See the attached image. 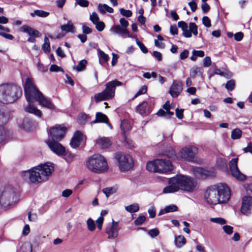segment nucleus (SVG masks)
Here are the masks:
<instances>
[{"mask_svg":"<svg viewBox=\"0 0 252 252\" xmlns=\"http://www.w3.org/2000/svg\"><path fill=\"white\" fill-rule=\"evenodd\" d=\"M197 187V182L191 177L178 175L170 178L168 185L163 189L164 193H171L182 190L186 192H192Z\"/></svg>","mask_w":252,"mask_h":252,"instance_id":"obj_1","label":"nucleus"},{"mask_svg":"<svg viewBox=\"0 0 252 252\" xmlns=\"http://www.w3.org/2000/svg\"><path fill=\"white\" fill-rule=\"evenodd\" d=\"M54 170L53 164L47 162L23 171L21 175L25 180H29L32 184H38L48 180Z\"/></svg>","mask_w":252,"mask_h":252,"instance_id":"obj_2","label":"nucleus"},{"mask_svg":"<svg viewBox=\"0 0 252 252\" xmlns=\"http://www.w3.org/2000/svg\"><path fill=\"white\" fill-rule=\"evenodd\" d=\"M230 193L228 187L225 185L208 188L204 193V198L208 204L216 205L227 202L230 198Z\"/></svg>","mask_w":252,"mask_h":252,"instance_id":"obj_3","label":"nucleus"},{"mask_svg":"<svg viewBox=\"0 0 252 252\" xmlns=\"http://www.w3.org/2000/svg\"><path fill=\"white\" fill-rule=\"evenodd\" d=\"M22 94L21 89L16 85L8 84L0 85V102L2 103H13Z\"/></svg>","mask_w":252,"mask_h":252,"instance_id":"obj_4","label":"nucleus"},{"mask_svg":"<svg viewBox=\"0 0 252 252\" xmlns=\"http://www.w3.org/2000/svg\"><path fill=\"white\" fill-rule=\"evenodd\" d=\"M88 168L92 172L101 173L108 170V164L106 159L101 155H94L87 161Z\"/></svg>","mask_w":252,"mask_h":252,"instance_id":"obj_5","label":"nucleus"},{"mask_svg":"<svg viewBox=\"0 0 252 252\" xmlns=\"http://www.w3.org/2000/svg\"><path fill=\"white\" fill-rule=\"evenodd\" d=\"M122 85V83L117 80L106 83L105 89L101 93L96 94L94 98L96 103L113 98L115 96L116 87Z\"/></svg>","mask_w":252,"mask_h":252,"instance_id":"obj_6","label":"nucleus"},{"mask_svg":"<svg viewBox=\"0 0 252 252\" xmlns=\"http://www.w3.org/2000/svg\"><path fill=\"white\" fill-rule=\"evenodd\" d=\"M17 201L16 194L11 187L5 188L0 193V205L5 209L14 205Z\"/></svg>","mask_w":252,"mask_h":252,"instance_id":"obj_7","label":"nucleus"},{"mask_svg":"<svg viewBox=\"0 0 252 252\" xmlns=\"http://www.w3.org/2000/svg\"><path fill=\"white\" fill-rule=\"evenodd\" d=\"M25 95L29 103L37 101L42 94L36 88L31 78H27L24 85Z\"/></svg>","mask_w":252,"mask_h":252,"instance_id":"obj_8","label":"nucleus"},{"mask_svg":"<svg viewBox=\"0 0 252 252\" xmlns=\"http://www.w3.org/2000/svg\"><path fill=\"white\" fill-rule=\"evenodd\" d=\"M115 158L118 163L119 167L121 171H126L131 169L133 166V159L129 155L118 153Z\"/></svg>","mask_w":252,"mask_h":252,"instance_id":"obj_9","label":"nucleus"},{"mask_svg":"<svg viewBox=\"0 0 252 252\" xmlns=\"http://www.w3.org/2000/svg\"><path fill=\"white\" fill-rule=\"evenodd\" d=\"M247 195L243 198L241 211L248 216L250 214L252 208V186L247 189Z\"/></svg>","mask_w":252,"mask_h":252,"instance_id":"obj_10","label":"nucleus"},{"mask_svg":"<svg viewBox=\"0 0 252 252\" xmlns=\"http://www.w3.org/2000/svg\"><path fill=\"white\" fill-rule=\"evenodd\" d=\"M197 153L198 149L194 146H190L182 149L179 153V155L186 160L193 161Z\"/></svg>","mask_w":252,"mask_h":252,"instance_id":"obj_11","label":"nucleus"},{"mask_svg":"<svg viewBox=\"0 0 252 252\" xmlns=\"http://www.w3.org/2000/svg\"><path fill=\"white\" fill-rule=\"evenodd\" d=\"M178 26L181 28L183 31V35L186 38H189L191 36V33L196 35L198 33L197 26L194 23H190L189 24V29L187 24L184 21H179Z\"/></svg>","mask_w":252,"mask_h":252,"instance_id":"obj_12","label":"nucleus"},{"mask_svg":"<svg viewBox=\"0 0 252 252\" xmlns=\"http://www.w3.org/2000/svg\"><path fill=\"white\" fill-rule=\"evenodd\" d=\"M238 160V158H235L230 161L229 163V169L231 175L234 178L237 180H244L246 179V176L239 170L237 166Z\"/></svg>","mask_w":252,"mask_h":252,"instance_id":"obj_13","label":"nucleus"},{"mask_svg":"<svg viewBox=\"0 0 252 252\" xmlns=\"http://www.w3.org/2000/svg\"><path fill=\"white\" fill-rule=\"evenodd\" d=\"M66 128L61 125H56L50 128L49 134L52 140H60L64 135Z\"/></svg>","mask_w":252,"mask_h":252,"instance_id":"obj_14","label":"nucleus"},{"mask_svg":"<svg viewBox=\"0 0 252 252\" xmlns=\"http://www.w3.org/2000/svg\"><path fill=\"white\" fill-rule=\"evenodd\" d=\"M46 143L50 149L57 155L63 157L65 154V148L59 142L55 140H48Z\"/></svg>","mask_w":252,"mask_h":252,"instance_id":"obj_15","label":"nucleus"},{"mask_svg":"<svg viewBox=\"0 0 252 252\" xmlns=\"http://www.w3.org/2000/svg\"><path fill=\"white\" fill-rule=\"evenodd\" d=\"M157 171L158 173H166L172 169V165L169 159H157Z\"/></svg>","mask_w":252,"mask_h":252,"instance_id":"obj_16","label":"nucleus"},{"mask_svg":"<svg viewBox=\"0 0 252 252\" xmlns=\"http://www.w3.org/2000/svg\"><path fill=\"white\" fill-rule=\"evenodd\" d=\"M20 31L22 32L27 33L31 36L27 40L29 42H35V38L40 36V33L38 31L27 25H23L20 27Z\"/></svg>","mask_w":252,"mask_h":252,"instance_id":"obj_17","label":"nucleus"},{"mask_svg":"<svg viewBox=\"0 0 252 252\" xmlns=\"http://www.w3.org/2000/svg\"><path fill=\"white\" fill-rule=\"evenodd\" d=\"M119 229L118 223L113 220L112 223L109 224L106 229V233L108 235V238H116L118 235Z\"/></svg>","mask_w":252,"mask_h":252,"instance_id":"obj_18","label":"nucleus"},{"mask_svg":"<svg viewBox=\"0 0 252 252\" xmlns=\"http://www.w3.org/2000/svg\"><path fill=\"white\" fill-rule=\"evenodd\" d=\"M182 89L181 82L179 80H175L170 87L169 93L172 97H175L179 95Z\"/></svg>","mask_w":252,"mask_h":252,"instance_id":"obj_19","label":"nucleus"},{"mask_svg":"<svg viewBox=\"0 0 252 252\" xmlns=\"http://www.w3.org/2000/svg\"><path fill=\"white\" fill-rule=\"evenodd\" d=\"M110 31L114 33L120 34L123 37H130V35L127 29L123 28L119 25L113 26L111 28Z\"/></svg>","mask_w":252,"mask_h":252,"instance_id":"obj_20","label":"nucleus"},{"mask_svg":"<svg viewBox=\"0 0 252 252\" xmlns=\"http://www.w3.org/2000/svg\"><path fill=\"white\" fill-rule=\"evenodd\" d=\"M83 138V134L79 131H76L70 142V146L73 148H75L78 147L81 143V140Z\"/></svg>","mask_w":252,"mask_h":252,"instance_id":"obj_21","label":"nucleus"},{"mask_svg":"<svg viewBox=\"0 0 252 252\" xmlns=\"http://www.w3.org/2000/svg\"><path fill=\"white\" fill-rule=\"evenodd\" d=\"M38 97L39 96H38ZM38 98L39 99L37 102H38L40 105L50 109H54L55 108V106L52 103L51 100L46 97L43 94H40V97Z\"/></svg>","mask_w":252,"mask_h":252,"instance_id":"obj_22","label":"nucleus"},{"mask_svg":"<svg viewBox=\"0 0 252 252\" xmlns=\"http://www.w3.org/2000/svg\"><path fill=\"white\" fill-rule=\"evenodd\" d=\"M96 143L101 149H106L111 146L112 143L108 137H99L96 140Z\"/></svg>","mask_w":252,"mask_h":252,"instance_id":"obj_23","label":"nucleus"},{"mask_svg":"<svg viewBox=\"0 0 252 252\" xmlns=\"http://www.w3.org/2000/svg\"><path fill=\"white\" fill-rule=\"evenodd\" d=\"M192 172L195 176L198 178L210 175L209 171L198 167H193L192 168Z\"/></svg>","mask_w":252,"mask_h":252,"instance_id":"obj_24","label":"nucleus"},{"mask_svg":"<svg viewBox=\"0 0 252 252\" xmlns=\"http://www.w3.org/2000/svg\"><path fill=\"white\" fill-rule=\"evenodd\" d=\"M136 111L142 116L148 115L150 113L148 103L144 101L137 106Z\"/></svg>","mask_w":252,"mask_h":252,"instance_id":"obj_25","label":"nucleus"},{"mask_svg":"<svg viewBox=\"0 0 252 252\" xmlns=\"http://www.w3.org/2000/svg\"><path fill=\"white\" fill-rule=\"evenodd\" d=\"M95 120L92 122V123H104L107 124V125L111 128V125L108 123V119L106 115L103 114L101 112H97L96 114Z\"/></svg>","mask_w":252,"mask_h":252,"instance_id":"obj_26","label":"nucleus"},{"mask_svg":"<svg viewBox=\"0 0 252 252\" xmlns=\"http://www.w3.org/2000/svg\"><path fill=\"white\" fill-rule=\"evenodd\" d=\"M121 129L122 134L125 138V140H126V135L127 133L129 132L131 129V125L129 122L126 120H123L121 122Z\"/></svg>","mask_w":252,"mask_h":252,"instance_id":"obj_27","label":"nucleus"},{"mask_svg":"<svg viewBox=\"0 0 252 252\" xmlns=\"http://www.w3.org/2000/svg\"><path fill=\"white\" fill-rule=\"evenodd\" d=\"M31 103H29V105L25 107V110L28 113H32L37 116L40 117L42 114L41 111Z\"/></svg>","mask_w":252,"mask_h":252,"instance_id":"obj_28","label":"nucleus"},{"mask_svg":"<svg viewBox=\"0 0 252 252\" xmlns=\"http://www.w3.org/2000/svg\"><path fill=\"white\" fill-rule=\"evenodd\" d=\"M61 29L62 31L67 32H74L75 28L73 26L72 22L71 21H68L66 24L63 25L61 26Z\"/></svg>","mask_w":252,"mask_h":252,"instance_id":"obj_29","label":"nucleus"},{"mask_svg":"<svg viewBox=\"0 0 252 252\" xmlns=\"http://www.w3.org/2000/svg\"><path fill=\"white\" fill-rule=\"evenodd\" d=\"M33 123L30 119L26 118L24 120L23 123L19 126L20 127L25 130H30L32 128Z\"/></svg>","mask_w":252,"mask_h":252,"instance_id":"obj_30","label":"nucleus"},{"mask_svg":"<svg viewBox=\"0 0 252 252\" xmlns=\"http://www.w3.org/2000/svg\"><path fill=\"white\" fill-rule=\"evenodd\" d=\"M97 8L98 11L102 14L105 13L106 11L110 13L113 12V9L106 4H99Z\"/></svg>","mask_w":252,"mask_h":252,"instance_id":"obj_31","label":"nucleus"},{"mask_svg":"<svg viewBox=\"0 0 252 252\" xmlns=\"http://www.w3.org/2000/svg\"><path fill=\"white\" fill-rule=\"evenodd\" d=\"M186 239L183 236L179 235L175 236V244L177 247L181 248L186 244Z\"/></svg>","mask_w":252,"mask_h":252,"instance_id":"obj_32","label":"nucleus"},{"mask_svg":"<svg viewBox=\"0 0 252 252\" xmlns=\"http://www.w3.org/2000/svg\"><path fill=\"white\" fill-rule=\"evenodd\" d=\"M118 190V188L116 186L108 187L103 189L102 192L108 198L111 195L116 193Z\"/></svg>","mask_w":252,"mask_h":252,"instance_id":"obj_33","label":"nucleus"},{"mask_svg":"<svg viewBox=\"0 0 252 252\" xmlns=\"http://www.w3.org/2000/svg\"><path fill=\"white\" fill-rule=\"evenodd\" d=\"M157 159L148 162L146 165L147 169L151 172H157Z\"/></svg>","mask_w":252,"mask_h":252,"instance_id":"obj_34","label":"nucleus"},{"mask_svg":"<svg viewBox=\"0 0 252 252\" xmlns=\"http://www.w3.org/2000/svg\"><path fill=\"white\" fill-rule=\"evenodd\" d=\"M49 15V13L48 12L44 11L41 10H35L31 13V15L32 17H35V16H37L40 17H46Z\"/></svg>","mask_w":252,"mask_h":252,"instance_id":"obj_35","label":"nucleus"},{"mask_svg":"<svg viewBox=\"0 0 252 252\" xmlns=\"http://www.w3.org/2000/svg\"><path fill=\"white\" fill-rule=\"evenodd\" d=\"M125 210L129 213H135L139 211V207L138 204L134 203L125 207Z\"/></svg>","mask_w":252,"mask_h":252,"instance_id":"obj_36","label":"nucleus"},{"mask_svg":"<svg viewBox=\"0 0 252 252\" xmlns=\"http://www.w3.org/2000/svg\"><path fill=\"white\" fill-rule=\"evenodd\" d=\"M241 136L242 131L239 128L234 129L231 132V136L232 139L234 140L240 139Z\"/></svg>","mask_w":252,"mask_h":252,"instance_id":"obj_37","label":"nucleus"},{"mask_svg":"<svg viewBox=\"0 0 252 252\" xmlns=\"http://www.w3.org/2000/svg\"><path fill=\"white\" fill-rule=\"evenodd\" d=\"M44 43L42 46V49L46 53H48L50 51V45L49 40L48 37H45L44 39Z\"/></svg>","mask_w":252,"mask_h":252,"instance_id":"obj_38","label":"nucleus"},{"mask_svg":"<svg viewBox=\"0 0 252 252\" xmlns=\"http://www.w3.org/2000/svg\"><path fill=\"white\" fill-rule=\"evenodd\" d=\"M87 62L86 60H82L75 67V69L78 71H81L83 70L86 66Z\"/></svg>","mask_w":252,"mask_h":252,"instance_id":"obj_39","label":"nucleus"},{"mask_svg":"<svg viewBox=\"0 0 252 252\" xmlns=\"http://www.w3.org/2000/svg\"><path fill=\"white\" fill-rule=\"evenodd\" d=\"M201 73V68L197 66L192 67L190 70V76L195 77L198 74Z\"/></svg>","mask_w":252,"mask_h":252,"instance_id":"obj_40","label":"nucleus"},{"mask_svg":"<svg viewBox=\"0 0 252 252\" xmlns=\"http://www.w3.org/2000/svg\"><path fill=\"white\" fill-rule=\"evenodd\" d=\"M87 224L88 229L91 231H94L95 228V225L94 221L91 218H89L87 220Z\"/></svg>","mask_w":252,"mask_h":252,"instance_id":"obj_41","label":"nucleus"},{"mask_svg":"<svg viewBox=\"0 0 252 252\" xmlns=\"http://www.w3.org/2000/svg\"><path fill=\"white\" fill-rule=\"evenodd\" d=\"M90 20L94 25L99 21V18L96 12H93L90 16Z\"/></svg>","mask_w":252,"mask_h":252,"instance_id":"obj_42","label":"nucleus"},{"mask_svg":"<svg viewBox=\"0 0 252 252\" xmlns=\"http://www.w3.org/2000/svg\"><path fill=\"white\" fill-rule=\"evenodd\" d=\"M32 246L30 244H25L23 245L20 249V252H32Z\"/></svg>","mask_w":252,"mask_h":252,"instance_id":"obj_43","label":"nucleus"},{"mask_svg":"<svg viewBox=\"0 0 252 252\" xmlns=\"http://www.w3.org/2000/svg\"><path fill=\"white\" fill-rule=\"evenodd\" d=\"M98 52L100 61L101 60H103L104 62H107L109 60V58L107 54H106L103 51L100 50V49H98Z\"/></svg>","mask_w":252,"mask_h":252,"instance_id":"obj_44","label":"nucleus"},{"mask_svg":"<svg viewBox=\"0 0 252 252\" xmlns=\"http://www.w3.org/2000/svg\"><path fill=\"white\" fill-rule=\"evenodd\" d=\"M210 221L214 222L217 223L221 225H223L226 223V220L222 218H211Z\"/></svg>","mask_w":252,"mask_h":252,"instance_id":"obj_45","label":"nucleus"},{"mask_svg":"<svg viewBox=\"0 0 252 252\" xmlns=\"http://www.w3.org/2000/svg\"><path fill=\"white\" fill-rule=\"evenodd\" d=\"M178 210V207L175 205H170L167 206L164 208V212L170 213L177 211Z\"/></svg>","mask_w":252,"mask_h":252,"instance_id":"obj_46","label":"nucleus"},{"mask_svg":"<svg viewBox=\"0 0 252 252\" xmlns=\"http://www.w3.org/2000/svg\"><path fill=\"white\" fill-rule=\"evenodd\" d=\"M63 157L67 162H69L74 158V155L65 150V153Z\"/></svg>","mask_w":252,"mask_h":252,"instance_id":"obj_47","label":"nucleus"},{"mask_svg":"<svg viewBox=\"0 0 252 252\" xmlns=\"http://www.w3.org/2000/svg\"><path fill=\"white\" fill-rule=\"evenodd\" d=\"M235 87V82L234 80H231L227 81L225 84L226 89L228 90L232 91Z\"/></svg>","mask_w":252,"mask_h":252,"instance_id":"obj_48","label":"nucleus"},{"mask_svg":"<svg viewBox=\"0 0 252 252\" xmlns=\"http://www.w3.org/2000/svg\"><path fill=\"white\" fill-rule=\"evenodd\" d=\"M120 13L124 16L126 17H130L132 16V13L129 10H126L124 8H121L120 9Z\"/></svg>","mask_w":252,"mask_h":252,"instance_id":"obj_49","label":"nucleus"},{"mask_svg":"<svg viewBox=\"0 0 252 252\" xmlns=\"http://www.w3.org/2000/svg\"><path fill=\"white\" fill-rule=\"evenodd\" d=\"M171 106L168 101H167L163 106V108L165 110V111L167 112V114L169 117H171L174 115V113L170 111Z\"/></svg>","mask_w":252,"mask_h":252,"instance_id":"obj_50","label":"nucleus"},{"mask_svg":"<svg viewBox=\"0 0 252 252\" xmlns=\"http://www.w3.org/2000/svg\"><path fill=\"white\" fill-rule=\"evenodd\" d=\"M147 88L146 86H143L140 90L136 93L133 97V99L137 97L138 96L144 94L147 92Z\"/></svg>","mask_w":252,"mask_h":252,"instance_id":"obj_51","label":"nucleus"},{"mask_svg":"<svg viewBox=\"0 0 252 252\" xmlns=\"http://www.w3.org/2000/svg\"><path fill=\"white\" fill-rule=\"evenodd\" d=\"M136 43L138 47L140 48L141 51L144 53H147L148 52V49L145 46V45L137 39H136Z\"/></svg>","mask_w":252,"mask_h":252,"instance_id":"obj_52","label":"nucleus"},{"mask_svg":"<svg viewBox=\"0 0 252 252\" xmlns=\"http://www.w3.org/2000/svg\"><path fill=\"white\" fill-rule=\"evenodd\" d=\"M87 122V116L85 114H81L78 118V122L80 125H83Z\"/></svg>","mask_w":252,"mask_h":252,"instance_id":"obj_53","label":"nucleus"},{"mask_svg":"<svg viewBox=\"0 0 252 252\" xmlns=\"http://www.w3.org/2000/svg\"><path fill=\"white\" fill-rule=\"evenodd\" d=\"M96 30L99 32L102 31L105 27L104 23L102 21H99L96 24H94Z\"/></svg>","mask_w":252,"mask_h":252,"instance_id":"obj_54","label":"nucleus"},{"mask_svg":"<svg viewBox=\"0 0 252 252\" xmlns=\"http://www.w3.org/2000/svg\"><path fill=\"white\" fill-rule=\"evenodd\" d=\"M146 218L144 216H139L135 220V224L136 225H141L142 224L145 220Z\"/></svg>","mask_w":252,"mask_h":252,"instance_id":"obj_55","label":"nucleus"},{"mask_svg":"<svg viewBox=\"0 0 252 252\" xmlns=\"http://www.w3.org/2000/svg\"><path fill=\"white\" fill-rule=\"evenodd\" d=\"M50 70L52 72H63V70L62 68L56 64H52L50 66Z\"/></svg>","mask_w":252,"mask_h":252,"instance_id":"obj_56","label":"nucleus"},{"mask_svg":"<svg viewBox=\"0 0 252 252\" xmlns=\"http://www.w3.org/2000/svg\"><path fill=\"white\" fill-rule=\"evenodd\" d=\"M223 231L227 234L230 235L233 233V228L230 225H224L222 227Z\"/></svg>","mask_w":252,"mask_h":252,"instance_id":"obj_57","label":"nucleus"},{"mask_svg":"<svg viewBox=\"0 0 252 252\" xmlns=\"http://www.w3.org/2000/svg\"><path fill=\"white\" fill-rule=\"evenodd\" d=\"M203 24L206 27L209 28L211 26V21L207 16H204L202 18Z\"/></svg>","mask_w":252,"mask_h":252,"instance_id":"obj_58","label":"nucleus"},{"mask_svg":"<svg viewBox=\"0 0 252 252\" xmlns=\"http://www.w3.org/2000/svg\"><path fill=\"white\" fill-rule=\"evenodd\" d=\"M8 120L7 116H5L3 112L0 111V124H5Z\"/></svg>","mask_w":252,"mask_h":252,"instance_id":"obj_59","label":"nucleus"},{"mask_svg":"<svg viewBox=\"0 0 252 252\" xmlns=\"http://www.w3.org/2000/svg\"><path fill=\"white\" fill-rule=\"evenodd\" d=\"M103 217L100 216L96 220L97 228L100 230L102 228V224L103 222Z\"/></svg>","mask_w":252,"mask_h":252,"instance_id":"obj_60","label":"nucleus"},{"mask_svg":"<svg viewBox=\"0 0 252 252\" xmlns=\"http://www.w3.org/2000/svg\"><path fill=\"white\" fill-rule=\"evenodd\" d=\"M148 234L152 237H155L158 235L159 231L158 229L156 228L152 229L149 231Z\"/></svg>","mask_w":252,"mask_h":252,"instance_id":"obj_61","label":"nucleus"},{"mask_svg":"<svg viewBox=\"0 0 252 252\" xmlns=\"http://www.w3.org/2000/svg\"><path fill=\"white\" fill-rule=\"evenodd\" d=\"M196 1V0H191V1L188 3L192 12L195 11L197 8Z\"/></svg>","mask_w":252,"mask_h":252,"instance_id":"obj_62","label":"nucleus"},{"mask_svg":"<svg viewBox=\"0 0 252 252\" xmlns=\"http://www.w3.org/2000/svg\"><path fill=\"white\" fill-rule=\"evenodd\" d=\"M82 32L84 34H90L92 32V29L90 27L85 25V24H83L82 27Z\"/></svg>","mask_w":252,"mask_h":252,"instance_id":"obj_63","label":"nucleus"},{"mask_svg":"<svg viewBox=\"0 0 252 252\" xmlns=\"http://www.w3.org/2000/svg\"><path fill=\"white\" fill-rule=\"evenodd\" d=\"M120 23L121 25V27H123L124 29H127L129 25L128 21L123 18H121L120 19Z\"/></svg>","mask_w":252,"mask_h":252,"instance_id":"obj_64","label":"nucleus"}]
</instances>
